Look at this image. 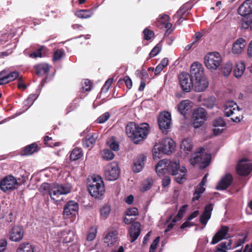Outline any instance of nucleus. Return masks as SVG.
<instances>
[{
  "label": "nucleus",
  "mask_w": 252,
  "mask_h": 252,
  "mask_svg": "<svg viewBox=\"0 0 252 252\" xmlns=\"http://www.w3.org/2000/svg\"><path fill=\"white\" fill-rule=\"evenodd\" d=\"M156 172L158 176H161L166 173L176 176L175 180L181 184L185 179L186 169L181 167L178 160L171 161L166 159L160 160L156 166Z\"/></svg>",
  "instance_id": "f257e3e1"
},
{
  "label": "nucleus",
  "mask_w": 252,
  "mask_h": 252,
  "mask_svg": "<svg viewBox=\"0 0 252 252\" xmlns=\"http://www.w3.org/2000/svg\"><path fill=\"white\" fill-rule=\"evenodd\" d=\"M190 73L193 79V87L197 92L205 91L209 85V82L204 75L203 68L201 64L193 63L190 66Z\"/></svg>",
  "instance_id": "f03ea898"
},
{
  "label": "nucleus",
  "mask_w": 252,
  "mask_h": 252,
  "mask_svg": "<svg viewBox=\"0 0 252 252\" xmlns=\"http://www.w3.org/2000/svg\"><path fill=\"white\" fill-rule=\"evenodd\" d=\"M126 131L127 136L137 144L146 137L149 131V125L146 123L138 125L134 122H130L126 125Z\"/></svg>",
  "instance_id": "7ed1b4c3"
},
{
  "label": "nucleus",
  "mask_w": 252,
  "mask_h": 252,
  "mask_svg": "<svg viewBox=\"0 0 252 252\" xmlns=\"http://www.w3.org/2000/svg\"><path fill=\"white\" fill-rule=\"evenodd\" d=\"M175 143L170 138L163 139L159 144H156L153 149V156L154 159L161 158L163 154H169L174 150Z\"/></svg>",
  "instance_id": "20e7f679"
},
{
  "label": "nucleus",
  "mask_w": 252,
  "mask_h": 252,
  "mask_svg": "<svg viewBox=\"0 0 252 252\" xmlns=\"http://www.w3.org/2000/svg\"><path fill=\"white\" fill-rule=\"evenodd\" d=\"M242 109L238 107L233 101L227 102L224 106V114L226 117L232 116L231 120L236 123L240 122L243 119Z\"/></svg>",
  "instance_id": "39448f33"
},
{
  "label": "nucleus",
  "mask_w": 252,
  "mask_h": 252,
  "mask_svg": "<svg viewBox=\"0 0 252 252\" xmlns=\"http://www.w3.org/2000/svg\"><path fill=\"white\" fill-rule=\"evenodd\" d=\"M88 189L90 194L93 197L95 198L101 197L105 191L104 185L102 179L98 176L93 178L88 185Z\"/></svg>",
  "instance_id": "423d86ee"
},
{
  "label": "nucleus",
  "mask_w": 252,
  "mask_h": 252,
  "mask_svg": "<svg viewBox=\"0 0 252 252\" xmlns=\"http://www.w3.org/2000/svg\"><path fill=\"white\" fill-rule=\"evenodd\" d=\"M70 191L71 186L69 185H63L54 184L50 189L49 195L53 200L58 201L60 200V196L61 195L66 194Z\"/></svg>",
  "instance_id": "0eeeda50"
},
{
  "label": "nucleus",
  "mask_w": 252,
  "mask_h": 252,
  "mask_svg": "<svg viewBox=\"0 0 252 252\" xmlns=\"http://www.w3.org/2000/svg\"><path fill=\"white\" fill-rule=\"evenodd\" d=\"M204 149L203 148L199 149L194 158L190 160L192 165H194L196 163H200V168L204 169L209 164L211 155L210 153H204Z\"/></svg>",
  "instance_id": "6e6552de"
},
{
  "label": "nucleus",
  "mask_w": 252,
  "mask_h": 252,
  "mask_svg": "<svg viewBox=\"0 0 252 252\" xmlns=\"http://www.w3.org/2000/svg\"><path fill=\"white\" fill-rule=\"evenodd\" d=\"M221 62V57L218 52L209 53L204 58V63L206 67L211 70L218 69Z\"/></svg>",
  "instance_id": "1a4fd4ad"
},
{
  "label": "nucleus",
  "mask_w": 252,
  "mask_h": 252,
  "mask_svg": "<svg viewBox=\"0 0 252 252\" xmlns=\"http://www.w3.org/2000/svg\"><path fill=\"white\" fill-rule=\"evenodd\" d=\"M120 170L116 162L108 164L105 168L104 176L108 181H115L117 180L120 175Z\"/></svg>",
  "instance_id": "9d476101"
},
{
  "label": "nucleus",
  "mask_w": 252,
  "mask_h": 252,
  "mask_svg": "<svg viewBox=\"0 0 252 252\" xmlns=\"http://www.w3.org/2000/svg\"><path fill=\"white\" fill-rule=\"evenodd\" d=\"M207 114L205 109L198 108L195 109L192 114L193 126L197 128L202 126L207 120Z\"/></svg>",
  "instance_id": "9b49d317"
},
{
  "label": "nucleus",
  "mask_w": 252,
  "mask_h": 252,
  "mask_svg": "<svg viewBox=\"0 0 252 252\" xmlns=\"http://www.w3.org/2000/svg\"><path fill=\"white\" fill-rule=\"evenodd\" d=\"M181 89L186 92H189L193 88V79L191 74L182 72L178 77Z\"/></svg>",
  "instance_id": "f8f14e48"
},
{
  "label": "nucleus",
  "mask_w": 252,
  "mask_h": 252,
  "mask_svg": "<svg viewBox=\"0 0 252 252\" xmlns=\"http://www.w3.org/2000/svg\"><path fill=\"white\" fill-rule=\"evenodd\" d=\"M17 180L12 175L5 177L0 182L1 190L6 192L15 189L16 186L19 185Z\"/></svg>",
  "instance_id": "ddd939ff"
},
{
  "label": "nucleus",
  "mask_w": 252,
  "mask_h": 252,
  "mask_svg": "<svg viewBox=\"0 0 252 252\" xmlns=\"http://www.w3.org/2000/svg\"><path fill=\"white\" fill-rule=\"evenodd\" d=\"M19 72L17 71H9V69H5L0 72V85L8 84L19 77Z\"/></svg>",
  "instance_id": "4468645a"
},
{
  "label": "nucleus",
  "mask_w": 252,
  "mask_h": 252,
  "mask_svg": "<svg viewBox=\"0 0 252 252\" xmlns=\"http://www.w3.org/2000/svg\"><path fill=\"white\" fill-rule=\"evenodd\" d=\"M158 123L161 130L163 132L166 131L171 126V114L168 112H164L161 113L158 118Z\"/></svg>",
  "instance_id": "2eb2a0df"
},
{
  "label": "nucleus",
  "mask_w": 252,
  "mask_h": 252,
  "mask_svg": "<svg viewBox=\"0 0 252 252\" xmlns=\"http://www.w3.org/2000/svg\"><path fill=\"white\" fill-rule=\"evenodd\" d=\"M192 8L190 3H186L183 5L179 10L174 15L173 18L174 19L178 18L177 23L181 24L184 20H186L187 16L189 13V11Z\"/></svg>",
  "instance_id": "dca6fc26"
},
{
  "label": "nucleus",
  "mask_w": 252,
  "mask_h": 252,
  "mask_svg": "<svg viewBox=\"0 0 252 252\" xmlns=\"http://www.w3.org/2000/svg\"><path fill=\"white\" fill-rule=\"evenodd\" d=\"M236 169L238 174L247 176L250 173L252 169V164L248 162L246 158L243 159L239 162Z\"/></svg>",
  "instance_id": "f3484780"
},
{
  "label": "nucleus",
  "mask_w": 252,
  "mask_h": 252,
  "mask_svg": "<svg viewBox=\"0 0 252 252\" xmlns=\"http://www.w3.org/2000/svg\"><path fill=\"white\" fill-rule=\"evenodd\" d=\"M228 226L221 225L220 229L213 236L211 244H216L222 239L229 238L230 236L228 234Z\"/></svg>",
  "instance_id": "a211bd4d"
},
{
  "label": "nucleus",
  "mask_w": 252,
  "mask_h": 252,
  "mask_svg": "<svg viewBox=\"0 0 252 252\" xmlns=\"http://www.w3.org/2000/svg\"><path fill=\"white\" fill-rule=\"evenodd\" d=\"M79 205L77 202L73 200L68 201L64 205L63 215L68 217L75 216L78 212Z\"/></svg>",
  "instance_id": "6ab92c4d"
},
{
  "label": "nucleus",
  "mask_w": 252,
  "mask_h": 252,
  "mask_svg": "<svg viewBox=\"0 0 252 252\" xmlns=\"http://www.w3.org/2000/svg\"><path fill=\"white\" fill-rule=\"evenodd\" d=\"M24 234V231L22 227L14 226L9 231V239L11 241L19 242L22 239Z\"/></svg>",
  "instance_id": "aec40b11"
},
{
  "label": "nucleus",
  "mask_w": 252,
  "mask_h": 252,
  "mask_svg": "<svg viewBox=\"0 0 252 252\" xmlns=\"http://www.w3.org/2000/svg\"><path fill=\"white\" fill-rule=\"evenodd\" d=\"M169 16L167 14H163L159 15L155 24L157 27L160 29L164 28L167 30H169L172 27V24L169 22Z\"/></svg>",
  "instance_id": "412c9836"
},
{
  "label": "nucleus",
  "mask_w": 252,
  "mask_h": 252,
  "mask_svg": "<svg viewBox=\"0 0 252 252\" xmlns=\"http://www.w3.org/2000/svg\"><path fill=\"white\" fill-rule=\"evenodd\" d=\"M238 13L243 17L252 14V0H246L238 8Z\"/></svg>",
  "instance_id": "4be33fe9"
},
{
  "label": "nucleus",
  "mask_w": 252,
  "mask_h": 252,
  "mask_svg": "<svg viewBox=\"0 0 252 252\" xmlns=\"http://www.w3.org/2000/svg\"><path fill=\"white\" fill-rule=\"evenodd\" d=\"M246 45V40L243 38L237 39L233 43L232 52L235 55H239L242 53Z\"/></svg>",
  "instance_id": "5701e85b"
},
{
  "label": "nucleus",
  "mask_w": 252,
  "mask_h": 252,
  "mask_svg": "<svg viewBox=\"0 0 252 252\" xmlns=\"http://www.w3.org/2000/svg\"><path fill=\"white\" fill-rule=\"evenodd\" d=\"M146 157L143 155H139L134 159L132 169L135 173L141 171L144 167Z\"/></svg>",
  "instance_id": "b1692460"
},
{
  "label": "nucleus",
  "mask_w": 252,
  "mask_h": 252,
  "mask_svg": "<svg viewBox=\"0 0 252 252\" xmlns=\"http://www.w3.org/2000/svg\"><path fill=\"white\" fill-rule=\"evenodd\" d=\"M118 233L113 230L109 232L104 238V243L108 247H112L118 244Z\"/></svg>",
  "instance_id": "393cba45"
},
{
  "label": "nucleus",
  "mask_w": 252,
  "mask_h": 252,
  "mask_svg": "<svg viewBox=\"0 0 252 252\" xmlns=\"http://www.w3.org/2000/svg\"><path fill=\"white\" fill-rule=\"evenodd\" d=\"M233 177L231 174L228 173L224 176L219 182L216 189L218 190H224L228 188L231 184Z\"/></svg>",
  "instance_id": "a878e982"
},
{
  "label": "nucleus",
  "mask_w": 252,
  "mask_h": 252,
  "mask_svg": "<svg viewBox=\"0 0 252 252\" xmlns=\"http://www.w3.org/2000/svg\"><path fill=\"white\" fill-rule=\"evenodd\" d=\"M141 232L140 224L138 222L133 223L129 230V234L130 236V241L133 243L135 241Z\"/></svg>",
  "instance_id": "bb28decb"
},
{
  "label": "nucleus",
  "mask_w": 252,
  "mask_h": 252,
  "mask_svg": "<svg viewBox=\"0 0 252 252\" xmlns=\"http://www.w3.org/2000/svg\"><path fill=\"white\" fill-rule=\"evenodd\" d=\"M213 209V205L212 204L210 203L207 205L203 214L200 217V221L204 226L207 224L208 221L210 219Z\"/></svg>",
  "instance_id": "cd10ccee"
},
{
  "label": "nucleus",
  "mask_w": 252,
  "mask_h": 252,
  "mask_svg": "<svg viewBox=\"0 0 252 252\" xmlns=\"http://www.w3.org/2000/svg\"><path fill=\"white\" fill-rule=\"evenodd\" d=\"M60 235L63 239V242L65 243H69L73 241L74 231L71 228H66L61 232Z\"/></svg>",
  "instance_id": "c85d7f7f"
},
{
  "label": "nucleus",
  "mask_w": 252,
  "mask_h": 252,
  "mask_svg": "<svg viewBox=\"0 0 252 252\" xmlns=\"http://www.w3.org/2000/svg\"><path fill=\"white\" fill-rule=\"evenodd\" d=\"M43 48V47L41 46L38 49L35 50V51L31 52V50H34V48L33 46H31L30 48L25 50V51H24V53L25 55L29 56L30 58L33 59H36L38 57H41V51L42 50Z\"/></svg>",
  "instance_id": "c756f323"
},
{
  "label": "nucleus",
  "mask_w": 252,
  "mask_h": 252,
  "mask_svg": "<svg viewBox=\"0 0 252 252\" xmlns=\"http://www.w3.org/2000/svg\"><path fill=\"white\" fill-rule=\"evenodd\" d=\"M191 103V102L189 100L182 101L178 105V110L179 113L183 115H185L186 112L190 109Z\"/></svg>",
  "instance_id": "7c9ffc66"
},
{
  "label": "nucleus",
  "mask_w": 252,
  "mask_h": 252,
  "mask_svg": "<svg viewBox=\"0 0 252 252\" xmlns=\"http://www.w3.org/2000/svg\"><path fill=\"white\" fill-rule=\"evenodd\" d=\"M97 138V134L96 133L92 135H88L85 139L83 140L82 143L84 147L92 148L95 143Z\"/></svg>",
  "instance_id": "2f4dec72"
},
{
  "label": "nucleus",
  "mask_w": 252,
  "mask_h": 252,
  "mask_svg": "<svg viewBox=\"0 0 252 252\" xmlns=\"http://www.w3.org/2000/svg\"><path fill=\"white\" fill-rule=\"evenodd\" d=\"M37 75L41 76L47 74L50 69L49 66L46 63H41L34 66Z\"/></svg>",
  "instance_id": "473e14b6"
},
{
  "label": "nucleus",
  "mask_w": 252,
  "mask_h": 252,
  "mask_svg": "<svg viewBox=\"0 0 252 252\" xmlns=\"http://www.w3.org/2000/svg\"><path fill=\"white\" fill-rule=\"evenodd\" d=\"M245 70V64L244 62H240L237 63L234 70V75L236 77H241Z\"/></svg>",
  "instance_id": "72a5a7b5"
},
{
  "label": "nucleus",
  "mask_w": 252,
  "mask_h": 252,
  "mask_svg": "<svg viewBox=\"0 0 252 252\" xmlns=\"http://www.w3.org/2000/svg\"><path fill=\"white\" fill-rule=\"evenodd\" d=\"M17 252H34V248L29 243H23L19 246Z\"/></svg>",
  "instance_id": "f704fd0d"
},
{
  "label": "nucleus",
  "mask_w": 252,
  "mask_h": 252,
  "mask_svg": "<svg viewBox=\"0 0 252 252\" xmlns=\"http://www.w3.org/2000/svg\"><path fill=\"white\" fill-rule=\"evenodd\" d=\"M93 14L92 10L89 9H82L76 12L75 15L80 18H88Z\"/></svg>",
  "instance_id": "c9c22d12"
},
{
  "label": "nucleus",
  "mask_w": 252,
  "mask_h": 252,
  "mask_svg": "<svg viewBox=\"0 0 252 252\" xmlns=\"http://www.w3.org/2000/svg\"><path fill=\"white\" fill-rule=\"evenodd\" d=\"M83 156L82 150L81 148H75L71 152L70 158L71 160H76Z\"/></svg>",
  "instance_id": "e433bc0d"
},
{
  "label": "nucleus",
  "mask_w": 252,
  "mask_h": 252,
  "mask_svg": "<svg viewBox=\"0 0 252 252\" xmlns=\"http://www.w3.org/2000/svg\"><path fill=\"white\" fill-rule=\"evenodd\" d=\"M231 244L232 241L231 240H228V242H221L217 246L218 250L222 252H227L228 250L231 249Z\"/></svg>",
  "instance_id": "4c0bfd02"
},
{
  "label": "nucleus",
  "mask_w": 252,
  "mask_h": 252,
  "mask_svg": "<svg viewBox=\"0 0 252 252\" xmlns=\"http://www.w3.org/2000/svg\"><path fill=\"white\" fill-rule=\"evenodd\" d=\"M153 184V181L151 178H148L142 183L140 187V190L145 192L150 189Z\"/></svg>",
  "instance_id": "58836bf2"
},
{
  "label": "nucleus",
  "mask_w": 252,
  "mask_h": 252,
  "mask_svg": "<svg viewBox=\"0 0 252 252\" xmlns=\"http://www.w3.org/2000/svg\"><path fill=\"white\" fill-rule=\"evenodd\" d=\"M181 149L184 152H190L192 148V144L189 139L183 140L180 146Z\"/></svg>",
  "instance_id": "ea45409f"
},
{
  "label": "nucleus",
  "mask_w": 252,
  "mask_h": 252,
  "mask_svg": "<svg viewBox=\"0 0 252 252\" xmlns=\"http://www.w3.org/2000/svg\"><path fill=\"white\" fill-rule=\"evenodd\" d=\"M39 94H31L24 101V105L27 107L26 110L29 109L33 103L34 101L37 98Z\"/></svg>",
  "instance_id": "a19ab883"
},
{
  "label": "nucleus",
  "mask_w": 252,
  "mask_h": 252,
  "mask_svg": "<svg viewBox=\"0 0 252 252\" xmlns=\"http://www.w3.org/2000/svg\"><path fill=\"white\" fill-rule=\"evenodd\" d=\"M111 212V207L108 204H105L100 209L101 218L106 219L109 215Z\"/></svg>",
  "instance_id": "79ce46f5"
},
{
  "label": "nucleus",
  "mask_w": 252,
  "mask_h": 252,
  "mask_svg": "<svg viewBox=\"0 0 252 252\" xmlns=\"http://www.w3.org/2000/svg\"><path fill=\"white\" fill-rule=\"evenodd\" d=\"M216 99L214 97L211 96L203 99L202 104L208 108H212L215 104Z\"/></svg>",
  "instance_id": "37998d69"
},
{
  "label": "nucleus",
  "mask_w": 252,
  "mask_h": 252,
  "mask_svg": "<svg viewBox=\"0 0 252 252\" xmlns=\"http://www.w3.org/2000/svg\"><path fill=\"white\" fill-rule=\"evenodd\" d=\"M205 190L204 186L199 184L195 189L192 200L194 201L198 200L200 197L201 194L204 192Z\"/></svg>",
  "instance_id": "c03bdc74"
},
{
  "label": "nucleus",
  "mask_w": 252,
  "mask_h": 252,
  "mask_svg": "<svg viewBox=\"0 0 252 252\" xmlns=\"http://www.w3.org/2000/svg\"><path fill=\"white\" fill-rule=\"evenodd\" d=\"M37 148V144L33 143L26 146L24 151V155H31L36 151Z\"/></svg>",
  "instance_id": "a18cd8bd"
},
{
  "label": "nucleus",
  "mask_w": 252,
  "mask_h": 252,
  "mask_svg": "<svg viewBox=\"0 0 252 252\" xmlns=\"http://www.w3.org/2000/svg\"><path fill=\"white\" fill-rule=\"evenodd\" d=\"M102 158L106 160H111L114 158V153L108 149H104L103 151Z\"/></svg>",
  "instance_id": "49530a36"
},
{
  "label": "nucleus",
  "mask_w": 252,
  "mask_h": 252,
  "mask_svg": "<svg viewBox=\"0 0 252 252\" xmlns=\"http://www.w3.org/2000/svg\"><path fill=\"white\" fill-rule=\"evenodd\" d=\"M92 85L91 81L88 79H85L82 82V92H85L91 90Z\"/></svg>",
  "instance_id": "de8ad7c7"
},
{
  "label": "nucleus",
  "mask_w": 252,
  "mask_h": 252,
  "mask_svg": "<svg viewBox=\"0 0 252 252\" xmlns=\"http://www.w3.org/2000/svg\"><path fill=\"white\" fill-rule=\"evenodd\" d=\"M232 63L229 62L226 63L222 68L223 74L225 76L229 75L232 71Z\"/></svg>",
  "instance_id": "09e8293b"
},
{
  "label": "nucleus",
  "mask_w": 252,
  "mask_h": 252,
  "mask_svg": "<svg viewBox=\"0 0 252 252\" xmlns=\"http://www.w3.org/2000/svg\"><path fill=\"white\" fill-rule=\"evenodd\" d=\"M213 125L214 127H223L225 126V122L222 118L219 117L214 120Z\"/></svg>",
  "instance_id": "8fccbe9b"
},
{
  "label": "nucleus",
  "mask_w": 252,
  "mask_h": 252,
  "mask_svg": "<svg viewBox=\"0 0 252 252\" xmlns=\"http://www.w3.org/2000/svg\"><path fill=\"white\" fill-rule=\"evenodd\" d=\"M64 55L63 50L62 49H58L56 50L54 53L53 61H57L60 60Z\"/></svg>",
  "instance_id": "3c124183"
},
{
  "label": "nucleus",
  "mask_w": 252,
  "mask_h": 252,
  "mask_svg": "<svg viewBox=\"0 0 252 252\" xmlns=\"http://www.w3.org/2000/svg\"><path fill=\"white\" fill-rule=\"evenodd\" d=\"M241 28L243 29L250 28L252 31V19L251 20H242L241 21Z\"/></svg>",
  "instance_id": "603ef678"
},
{
  "label": "nucleus",
  "mask_w": 252,
  "mask_h": 252,
  "mask_svg": "<svg viewBox=\"0 0 252 252\" xmlns=\"http://www.w3.org/2000/svg\"><path fill=\"white\" fill-rule=\"evenodd\" d=\"M110 118V114L109 112H105L100 116H99L96 121L98 123L103 124L105 123Z\"/></svg>",
  "instance_id": "864d4df0"
},
{
  "label": "nucleus",
  "mask_w": 252,
  "mask_h": 252,
  "mask_svg": "<svg viewBox=\"0 0 252 252\" xmlns=\"http://www.w3.org/2000/svg\"><path fill=\"white\" fill-rule=\"evenodd\" d=\"M126 215L128 217L136 216L138 215V209L135 207L129 208L127 209Z\"/></svg>",
  "instance_id": "5fc2aeb1"
},
{
  "label": "nucleus",
  "mask_w": 252,
  "mask_h": 252,
  "mask_svg": "<svg viewBox=\"0 0 252 252\" xmlns=\"http://www.w3.org/2000/svg\"><path fill=\"white\" fill-rule=\"evenodd\" d=\"M143 33L144 35V39L147 40H150L154 35V33L153 31H150L147 28L144 30Z\"/></svg>",
  "instance_id": "6e6d98bb"
},
{
  "label": "nucleus",
  "mask_w": 252,
  "mask_h": 252,
  "mask_svg": "<svg viewBox=\"0 0 252 252\" xmlns=\"http://www.w3.org/2000/svg\"><path fill=\"white\" fill-rule=\"evenodd\" d=\"M113 82L112 78L108 79L105 83L101 89V91L104 92H107L110 88Z\"/></svg>",
  "instance_id": "4d7b16f0"
},
{
  "label": "nucleus",
  "mask_w": 252,
  "mask_h": 252,
  "mask_svg": "<svg viewBox=\"0 0 252 252\" xmlns=\"http://www.w3.org/2000/svg\"><path fill=\"white\" fill-rule=\"evenodd\" d=\"M161 50V48L158 45H157L151 51L149 54L150 58L154 57L157 56Z\"/></svg>",
  "instance_id": "13d9d810"
},
{
  "label": "nucleus",
  "mask_w": 252,
  "mask_h": 252,
  "mask_svg": "<svg viewBox=\"0 0 252 252\" xmlns=\"http://www.w3.org/2000/svg\"><path fill=\"white\" fill-rule=\"evenodd\" d=\"M96 235V229L92 228V231L90 232L87 236V240L89 241L93 240Z\"/></svg>",
  "instance_id": "bf43d9fd"
},
{
  "label": "nucleus",
  "mask_w": 252,
  "mask_h": 252,
  "mask_svg": "<svg viewBox=\"0 0 252 252\" xmlns=\"http://www.w3.org/2000/svg\"><path fill=\"white\" fill-rule=\"evenodd\" d=\"M159 242V237H157L153 242L150 248V252H154Z\"/></svg>",
  "instance_id": "052dcab7"
},
{
  "label": "nucleus",
  "mask_w": 252,
  "mask_h": 252,
  "mask_svg": "<svg viewBox=\"0 0 252 252\" xmlns=\"http://www.w3.org/2000/svg\"><path fill=\"white\" fill-rule=\"evenodd\" d=\"M110 148L113 151H117L119 149V145L118 142L116 141H109L108 142Z\"/></svg>",
  "instance_id": "680f3d73"
},
{
  "label": "nucleus",
  "mask_w": 252,
  "mask_h": 252,
  "mask_svg": "<svg viewBox=\"0 0 252 252\" xmlns=\"http://www.w3.org/2000/svg\"><path fill=\"white\" fill-rule=\"evenodd\" d=\"M123 80L125 82L126 87L129 89L131 88L132 83L131 79L128 76H125Z\"/></svg>",
  "instance_id": "e2e57ef3"
},
{
  "label": "nucleus",
  "mask_w": 252,
  "mask_h": 252,
  "mask_svg": "<svg viewBox=\"0 0 252 252\" xmlns=\"http://www.w3.org/2000/svg\"><path fill=\"white\" fill-rule=\"evenodd\" d=\"M170 178L168 176H165L162 180V185L163 187H166L170 184Z\"/></svg>",
  "instance_id": "0e129e2a"
},
{
  "label": "nucleus",
  "mask_w": 252,
  "mask_h": 252,
  "mask_svg": "<svg viewBox=\"0 0 252 252\" xmlns=\"http://www.w3.org/2000/svg\"><path fill=\"white\" fill-rule=\"evenodd\" d=\"M7 246V241L5 239L0 240V252H3Z\"/></svg>",
  "instance_id": "69168bd1"
},
{
  "label": "nucleus",
  "mask_w": 252,
  "mask_h": 252,
  "mask_svg": "<svg viewBox=\"0 0 252 252\" xmlns=\"http://www.w3.org/2000/svg\"><path fill=\"white\" fill-rule=\"evenodd\" d=\"M18 87L20 89L25 90L27 88V86H26L23 82V80L22 77H19L18 78Z\"/></svg>",
  "instance_id": "338daca9"
},
{
  "label": "nucleus",
  "mask_w": 252,
  "mask_h": 252,
  "mask_svg": "<svg viewBox=\"0 0 252 252\" xmlns=\"http://www.w3.org/2000/svg\"><path fill=\"white\" fill-rule=\"evenodd\" d=\"M187 206L186 205H183V206H182L180 208V209H179V210L178 211L177 215L181 217V218H182L183 217L184 214L185 212Z\"/></svg>",
  "instance_id": "774afa93"
}]
</instances>
